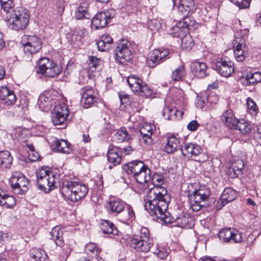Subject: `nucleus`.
<instances>
[{
	"label": "nucleus",
	"instance_id": "nucleus-32",
	"mask_svg": "<svg viewBox=\"0 0 261 261\" xmlns=\"http://www.w3.org/2000/svg\"><path fill=\"white\" fill-rule=\"evenodd\" d=\"M51 98L48 92L42 93L39 97L38 105L42 111H46L51 106Z\"/></svg>",
	"mask_w": 261,
	"mask_h": 261
},
{
	"label": "nucleus",
	"instance_id": "nucleus-63",
	"mask_svg": "<svg viewBox=\"0 0 261 261\" xmlns=\"http://www.w3.org/2000/svg\"><path fill=\"white\" fill-rule=\"evenodd\" d=\"M154 253H156L158 256L162 259H165L168 255V252L166 251H164V249L159 250L158 252Z\"/></svg>",
	"mask_w": 261,
	"mask_h": 261
},
{
	"label": "nucleus",
	"instance_id": "nucleus-4",
	"mask_svg": "<svg viewBox=\"0 0 261 261\" xmlns=\"http://www.w3.org/2000/svg\"><path fill=\"white\" fill-rule=\"evenodd\" d=\"M190 188H193L192 185L188 186V196L191 200L190 206L192 211L197 212L207 204L211 191L205 186H200L194 190H191Z\"/></svg>",
	"mask_w": 261,
	"mask_h": 261
},
{
	"label": "nucleus",
	"instance_id": "nucleus-35",
	"mask_svg": "<svg viewBox=\"0 0 261 261\" xmlns=\"http://www.w3.org/2000/svg\"><path fill=\"white\" fill-rule=\"evenodd\" d=\"M54 150L58 152L69 153L71 151L70 144L65 140H56L54 142Z\"/></svg>",
	"mask_w": 261,
	"mask_h": 261
},
{
	"label": "nucleus",
	"instance_id": "nucleus-58",
	"mask_svg": "<svg viewBox=\"0 0 261 261\" xmlns=\"http://www.w3.org/2000/svg\"><path fill=\"white\" fill-rule=\"evenodd\" d=\"M28 146L30 149L31 152H29L30 159L33 162L36 161L39 159V155L37 152L34 151V146L32 145H28Z\"/></svg>",
	"mask_w": 261,
	"mask_h": 261
},
{
	"label": "nucleus",
	"instance_id": "nucleus-50",
	"mask_svg": "<svg viewBox=\"0 0 261 261\" xmlns=\"http://www.w3.org/2000/svg\"><path fill=\"white\" fill-rule=\"evenodd\" d=\"M62 71L60 66L53 63V65L49 67L45 75L48 77H54L58 75Z\"/></svg>",
	"mask_w": 261,
	"mask_h": 261
},
{
	"label": "nucleus",
	"instance_id": "nucleus-28",
	"mask_svg": "<svg viewBox=\"0 0 261 261\" xmlns=\"http://www.w3.org/2000/svg\"><path fill=\"white\" fill-rule=\"evenodd\" d=\"M113 42V39L108 35L104 34L100 36L96 44L98 49L101 51L109 50Z\"/></svg>",
	"mask_w": 261,
	"mask_h": 261
},
{
	"label": "nucleus",
	"instance_id": "nucleus-31",
	"mask_svg": "<svg viewBox=\"0 0 261 261\" xmlns=\"http://www.w3.org/2000/svg\"><path fill=\"white\" fill-rule=\"evenodd\" d=\"M151 170L146 166L135 177L136 181L140 184L149 183L151 179Z\"/></svg>",
	"mask_w": 261,
	"mask_h": 261
},
{
	"label": "nucleus",
	"instance_id": "nucleus-21",
	"mask_svg": "<svg viewBox=\"0 0 261 261\" xmlns=\"http://www.w3.org/2000/svg\"><path fill=\"white\" fill-rule=\"evenodd\" d=\"M194 0H179L178 14L180 17L187 16L194 10Z\"/></svg>",
	"mask_w": 261,
	"mask_h": 261
},
{
	"label": "nucleus",
	"instance_id": "nucleus-20",
	"mask_svg": "<svg viewBox=\"0 0 261 261\" xmlns=\"http://www.w3.org/2000/svg\"><path fill=\"white\" fill-rule=\"evenodd\" d=\"M0 98L7 106L13 105L16 101V97L13 91L7 86L0 88Z\"/></svg>",
	"mask_w": 261,
	"mask_h": 261
},
{
	"label": "nucleus",
	"instance_id": "nucleus-46",
	"mask_svg": "<svg viewBox=\"0 0 261 261\" xmlns=\"http://www.w3.org/2000/svg\"><path fill=\"white\" fill-rule=\"evenodd\" d=\"M53 65V62L48 58H42L38 63V73L45 74L49 67Z\"/></svg>",
	"mask_w": 261,
	"mask_h": 261
},
{
	"label": "nucleus",
	"instance_id": "nucleus-39",
	"mask_svg": "<svg viewBox=\"0 0 261 261\" xmlns=\"http://www.w3.org/2000/svg\"><path fill=\"white\" fill-rule=\"evenodd\" d=\"M233 125H234L233 127L230 129L239 130L241 134L244 135L248 133L251 129L250 125L244 119H237L236 123Z\"/></svg>",
	"mask_w": 261,
	"mask_h": 261
},
{
	"label": "nucleus",
	"instance_id": "nucleus-14",
	"mask_svg": "<svg viewBox=\"0 0 261 261\" xmlns=\"http://www.w3.org/2000/svg\"><path fill=\"white\" fill-rule=\"evenodd\" d=\"M215 69L222 76H229L234 70L233 63L229 59H222L216 63Z\"/></svg>",
	"mask_w": 261,
	"mask_h": 261
},
{
	"label": "nucleus",
	"instance_id": "nucleus-8",
	"mask_svg": "<svg viewBox=\"0 0 261 261\" xmlns=\"http://www.w3.org/2000/svg\"><path fill=\"white\" fill-rule=\"evenodd\" d=\"M69 111L64 103L57 105L51 113V121L55 125H63L66 121Z\"/></svg>",
	"mask_w": 261,
	"mask_h": 261
},
{
	"label": "nucleus",
	"instance_id": "nucleus-49",
	"mask_svg": "<svg viewBox=\"0 0 261 261\" xmlns=\"http://www.w3.org/2000/svg\"><path fill=\"white\" fill-rule=\"evenodd\" d=\"M180 17L182 19V20L179 21L181 23V24H182L183 27L188 29V33L190 30L194 29L196 22L195 20L191 17H189V15L187 16Z\"/></svg>",
	"mask_w": 261,
	"mask_h": 261
},
{
	"label": "nucleus",
	"instance_id": "nucleus-25",
	"mask_svg": "<svg viewBox=\"0 0 261 261\" xmlns=\"http://www.w3.org/2000/svg\"><path fill=\"white\" fill-rule=\"evenodd\" d=\"M132 247L139 252H147L153 245V239L143 240L138 242L130 243Z\"/></svg>",
	"mask_w": 261,
	"mask_h": 261
},
{
	"label": "nucleus",
	"instance_id": "nucleus-11",
	"mask_svg": "<svg viewBox=\"0 0 261 261\" xmlns=\"http://www.w3.org/2000/svg\"><path fill=\"white\" fill-rule=\"evenodd\" d=\"M169 51L168 49H155L150 51L146 61L147 65L154 67L169 58Z\"/></svg>",
	"mask_w": 261,
	"mask_h": 261
},
{
	"label": "nucleus",
	"instance_id": "nucleus-10",
	"mask_svg": "<svg viewBox=\"0 0 261 261\" xmlns=\"http://www.w3.org/2000/svg\"><path fill=\"white\" fill-rule=\"evenodd\" d=\"M25 53L33 54L38 52L42 47L39 38L35 36L24 35L21 40Z\"/></svg>",
	"mask_w": 261,
	"mask_h": 261
},
{
	"label": "nucleus",
	"instance_id": "nucleus-60",
	"mask_svg": "<svg viewBox=\"0 0 261 261\" xmlns=\"http://www.w3.org/2000/svg\"><path fill=\"white\" fill-rule=\"evenodd\" d=\"M89 68H91L92 67L95 68L99 64L100 60L97 58H96L94 56H91L89 57Z\"/></svg>",
	"mask_w": 261,
	"mask_h": 261
},
{
	"label": "nucleus",
	"instance_id": "nucleus-7",
	"mask_svg": "<svg viewBox=\"0 0 261 261\" xmlns=\"http://www.w3.org/2000/svg\"><path fill=\"white\" fill-rule=\"evenodd\" d=\"M115 52V60L120 64H124L132 59L130 44L126 40H122L118 43Z\"/></svg>",
	"mask_w": 261,
	"mask_h": 261
},
{
	"label": "nucleus",
	"instance_id": "nucleus-40",
	"mask_svg": "<svg viewBox=\"0 0 261 261\" xmlns=\"http://www.w3.org/2000/svg\"><path fill=\"white\" fill-rule=\"evenodd\" d=\"M16 204V200L11 195L6 194L5 192L2 193L0 197V205L5 208H12Z\"/></svg>",
	"mask_w": 261,
	"mask_h": 261
},
{
	"label": "nucleus",
	"instance_id": "nucleus-13",
	"mask_svg": "<svg viewBox=\"0 0 261 261\" xmlns=\"http://www.w3.org/2000/svg\"><path fill=\"white\" fill-rule=\"evenodd\" d=\"M233 49L234 58L238 62H243L247 57L248 50L241 37H236L233 41Z\"/></svg>",
	"mask_w": 261,
	"mask_h": 261
},
{
	"label": "nucleus",
	"instance_id": "nucleus-47",
	"mask_svg": "<svg viewBox=\"0 0 261 261\" xmlns=\"http://www.w3.org/2000/svg\"><path fill=\"white\" fill-rule=\"evenodd\" d=\"M193 45V40L191 36L188 34V33L181 38V46L182 48L188 50L191 49Z\"/></svg>",
	"mask_w": 261,
	"mask_h": 261
},
{
	"label": "nucleus",
	"instance_id": "nucleus-27",
	"mask_svg": "<svg viewBox=\"0 0 261 261\" xmlns=\"http://www.w3.org/2000/svg\"><path fill=\"white\" fill-rule=\"evenodd\" d=\"M192 218L187 214H181L175 220V225L182 228H189L192 226Z\"/></svg>",
	"mask_w": 261,
	"mask_h": 261
},
{
	"label": "nucleus",
	"instance_id": "nucleus-37",
	"mask_svg": "<svg viewBox=\"0 0 261 261\" xmlns=\"http://www.w3.org/2000/svg\"><path fill=\"white\" fill-rule=\"evenodd\" d=\"M100 229L103 233L116 235L118 230L114 224L109 220H103L100 224Z\"/></svg>",
	"mask_w": 261,
	"mask_h": 261
},
{
	"label": "nucleus",
	"instance_id": "nucleus-30",
	"mask_svg": "<svg viewBox=\"0 0 261 261\" xmlns=\"http://www.w3.org/2000/svg\"><path fill=\"white\" fill-rule=\"evenodd\" d=\"M88 6L86 3H82L76 9L75 11V17L77 19H89L91 17V15L88 10Z\"/></svg>",
	"mask_w": 261,
	"mask_h": 261
},
{
	"label": "nucleus",
	"instance_id": "nucleus-53",
	"mask_svg": "<svg viewBox=\"0 0 261 261\" xmlns=\"http://www.w3.org/2000/svg\"><path fill=\"white\" fill-rule=\"evenodd\" d=\"M246 104L250 114L251 115H256L258 113V108L255 102L252 98L248 97L246 100Z\"/></svg>",
	"mask_w": 261,
	"mask_h": 261
},
{
	"label": "nucleus",
	"instance_id": "nucleus-52",
	"mask_svg": "<svg viewBox=\"0 0 261 261\" xmlns=\"http://www.w3.org/2000/svg\"><path fill=\"white\" fill-rule=\"evenodd\" d=\"M85 251L88 253H91L94 256H97L100 253V250L97 247L96 244L94 243H89L85 246Z\"/></svg>",
	"mask_w": 261,
	"mask_h": 261
},
{
	"label": "nucleus",
	"instance_id": "nucleus-33",
	"mask_svg": "<svg viewBox=\"0 0 261 261\" xmlns=\"http://www.w3.org/2000/svg\"><path fill=\"white\" fill-rule=\"evenodd\" d=\"M168 33L173 37L181 38L188 33V29L183 27L182 24L178 21L176 25L170 29Z\"/></svg>",
	"mask_w": 261,
	"mask_h": 261
},
{
	"label": "nucleus",
	"instance_id": "nucleus-17",
	"mask_svg": "<svg viewBox=\"0 0 261 261\" xmlns=\"http://www.w3.org/2000/svg\"><path fill=\"white\" fill-rule=\"evenodd\" d=\"M107 159L110 165L109 169H111L113 167L119 165L121 161V151L117 147L110 148L107 153Z\"/></svg>",
	"mask_w": 261,
	"mask_h": 261
},
{
	"label": "nucleus",
	"instance_id": "nucleus-29",
	"mask_svg": "<svg viewBox=\"0 0 261 261\" xmlns=\"http://www.w3.org/2000/svg\"><path fill=\"white\" fill-rule=\"evenodd\" d=\"M50 239L54 240L57 246L62 247L64 245L63 240V230L59 227H54L50 232Z\"/></svg>",
	"mask_w": 261,
	"mask_h": 261
},
{
	"label": "nucleus",
	"instance_id": "nucleus-34",
	"mask_svg": "<svg viewBox=\"0 0 261 261\" xmlns=\"http://www.w3.org/2000/svg\"><path fill=\"white\" fill-rule=\"evenodd\" d=\"M152 239L149 236V231L146 227H142L130 240V243L138 242L143 240Z\"/></svg>",
	"mask_w": 261,
	"mask_h": 261
},
{
	"label": "nucleus",
	"instance_id": "nucleus-55",
	"mask_svg": "<svg viewBox=\"0 0 261 261\" xmlns=\"http://www.w3.org/2000/svg\"><path fill=\"white\" fill-rule=\"evenodd\" d=\"M1 4L3 9L7 12H10L9 10L12 8L14 4L13 0H0Z\"/></svg>",
	"mask_w": 261,
	"mask_h": 261
},
{
	"label": "nucleus",
	"instance_id": "nucleus-43",
	"mask_svg": "<svg viewBox=\"0 0 261 261\" xmlns=\"http://www.w3.org/2000/svg\"><path fill=\"white\" fill-rule=\"evenodd\" d=\"M30 255L36 261H49L45 251L41 249H32Z\"/></svg>",
	"mask_w": 261,
	"mask_h": 261
},
{
	"label": "nucleus",
	"instance_id": "nucleus-15",
	"mask_svg": "<svg viewBox=\"0 0 261 261\" xmlns=\"http://www.w3.org/2000/svg\"><path fill=\"white\" fill-rule=\"evenodd\" d=\"M238 194L237 192L230 188H225L217 201L216 207L217 210H221L227 203L236 199Z\"/></svg>",
	"mask_w": 261,
	"mask_h": 261
},
{
	"label": "nucleus",
	"instance_id": "nucleus-51",
	"mask_svg": "<svg viewBox=\"0 0 261 261\" xmlns=\"http://www.w3.org/2000/svg\"><path fill=\"white\" fill-rule=\"evenodd\" d=\"M140 89V91H138V92L140 95L146 97L152 96L153 94V89L144 82L143 84H142Z\"/></svg>",
	"mask_w": 261,
	"mask_h": 261
},
{
	"label": "nucleus",
	"instance_id": "nucleus-62",
	"mask_svg": "<svg viewBox=\"0 0 261 261\" xmlns=\"http://www.w3.org/2000/svg\"><path fill=\"white\" fill-rule=\"evenodd\" d=\"M207 99L205 98L201 97H197L196 101V106L197 108L202 109Z\"/></svg>",
	"mask_w": 261,
	"mask_h": 261
},
{
	"label": "nucleus",
	"instance_id": "nucleus-23",
	"mask_svg": "<svg viewBox=\"0 0 261 261\" xmlns=\"http://www.w3.org/2000/svg\"><path fill=\"white\" fill-rule=\"evenodd\" d=\"M181 145L179 139L174 136H169L167 139V142L164 147V151L167 153H172L175 151L180 149Z\"/></svg>",
	"mask_w": 261,
	"mask_h": 261
},
{
	"label": "nucleus",
	"instance_id": "nucleus-1",
	"mask_svg": "<svg viewBox=\"0 0 261 261\" xmlns=\"http://www.w3.org/2000/svg\"><path fill=\"white\" fill-rule=\"evenodd\" d=\"M165 178L162 174L154 173L151 175L149 183L153 187L147 192L144 198V207L150 215L157 219L169 223L172 219L169 212L167 211L169 203V196L164 184Z\"/></svg>",
	"mask_w": 261,
	"mask_h": 261
},
{
	"label": "nucleus",
	"instance_id": "nucleus-5",
	"mask_svg": "<svg viewBox=\"0 0 261 261\" xmlns=\"http://www.w3.org/2000/svg\"><path fill=\"white\" fill-rule=\"evenodd\" d=\"M38 189L45 193H48L55 187L56 175L47 167H42L36 173Z\"/></svg>",
	"mask_w": 261,
	"mask_h": 261
},
{
	"label": "nucleus",
	"instance_id": "nucleus-42",
	"mask_svg": "<svg viewBox=\"0 0 261 261\" xmlns=\"http://www.w3.org/2000/svg\"><path fill=\"white\" fill-rule=\"evenodd\" d=\"M13 158L7 150L0 151V165L2 168H8L12 163Z\"/></svg>",
	"mask_w": 261,
	"mask_h": 261
},
{
	"label": "nucleus",
	"instance_id": "nucleus-38",
	"mask_svg": "<svg viewBox=\"0 0 261 261\" xmlns=\"http://www.w3.org/2000/svg\"><path fill=\"white\" fill-rule=\"evenodd\" d=\"M130 138V135L125 127H122L118 129L113 136V140L117 143L128 141Z\"/></svg>",
	"mask_w": 261,
	"mask_h": 261
},
{
	"label": "nucleus",
	"instance_id": "nucleus-64",
	"mask_svg": "<svg viewBox=\"0 0 261 261\" xmlns=\"http://www.w3.org/2000/svg\"><path fill=\"white\" fill-rule=\"evenodd\" d=\"M241 82L245 86H247L250 85H252V83H250V79L248 78V73L246 74L245 77H242L240 79Z\"/></svg>",
	"mask_w": 261,
	"mask_h": 261
},
{
	"label": "nucleus",
	"instance_id": "nucleus-59",
	"mask_svg": "<svg viewBox=\"0 0 261 261\" xmlns=\"http://www.w3.org/2000/svg\"><path fill=\"white\" fill-rule=\"evenodd\" d=\"M227 174L231 178H236L238 177L242 173H238L236 168H234L231 165L227 170Z\"/></svg>",
	"mask_w": 261,
	"mask_h": 261
},
{
	"label": "nucleus",
	"instance_id": "nucleus-19",
	"mask_svg": "<svg viewBox=\"0 0 261 261\" xmlns=\"http://www.w3.org/2000/svg\"><path fill=\"white\" fill-rule=\"evenodd\" d=\"M190 69L193 74L198 78L204 77L208 74V67L204 62L194 61L191 64Z\"/></svg>",
	"mask_w": 261,
	"mask_h": 261
},
{
	"label": "nucleus",
	"instance_id": "nucleus-3",
	"mask_svg": "<svg viewBox=\"0 0 261 261\" xmlns=\"http://www.w3.org/2000/svg\"><path fill=\"white\" fill-rule=\"evenodd\" d=\"M5 20L9 29L19 31L24 29L28 25L30 15L27 10L18 7L7 13Z\"/></svg>",
	"mask_w": 261,
	"mask_h": 261
},
{
	"label": "nucleus",
	"instance_id": "nucleus-18",
	"mask_svg": "<svg viewBox=\"0 0 261 261\" xmlns=\"http://www.w3.org/2000/svg\"><path fill=\"white\" fill-rule=\"evenodd\" d=\"M155 130V126L152 124L145 123L140 128V133L141 141L144 142L146 145L151 144L152 142L151 136L153 131Z\"/></svg>",
	"mask_w": 261,
	"mask_h": 261
},
{
	"label": "nucleus",
	"instance_id": "nucleus-41",
	"mask_svg": "<svg viewBox=\"0 0 261 261\" xmlns=\"http://www.w3.org/2000/svg\"><path fill=\"white\" fill-rule=\"evenodd\" d=\"M221 119L229 128L233 127V124L236 123L237 120L231 110H227L225 111L221 116Z\"/></svg>",
	"mask_w": 261,
	"mask_h": 261
},
{
	"label": "nucleus",
	"instance_id": "nucleus-26",
	"mask_svg": "<svg viewBox=\"0 0 261 261\" xmlns=\"http://www.w3.org/2000/svg\"><path fill=\"white\" fill-rule=\"evenodd\" d=\"M125 203L119 199L110 200L108 202V209L112 214L117 216L124 210Z\"/></svg>",
	"mask_w": 261,
	"mask_h": 261
},
{
	"label": "nucleus",
	"instance_id": "nucleus-45",
	"mask_svg": "<svg viewBox=\"0 0 261 261\" xmlns=\"http://www.w3.org/2000/svg\"><path fill=\"white\" fill-rule=\"evenodd\" d=\"M186 75V71L184 65L179 66L172 71L171 79L174 81H179Z\"/></svg>",
	"mask_w": 261,
	"mask_h": 261
},
{
	"label": "nucleus",
	"instance_id": "nucleus-54",
	"mask_svg": "<svg viewBox=\"0 0 261 261\" xmlns=\"http://www.w3.org/2000/svg\"><path fill=\"white\" fill-rule=\"evenodd\" d=\"M248 78L250 79V83L252 85L261 82V72H255L254 73H248Z\"/></svg>",
	"mask_w": 261,
	"mask_h": 261
},
{
	"label": "nucleus",
	"instance_id": "nucleus-57",
	"mask_svg": "<svg viewBox=\"0 0 261 261\" xmlns=\"http://www.w3.org/2000/svg\"><path fill=\"white\" fill-rule=\"evenodd\" d=\"M234 168L237 169L238 173H242V170L244 167V163L242 160L237 159L234 160L231 164Z\"/></svg>",
	"mask_w": 261,
	"mask_h": 261
},
{
	"label": "nucleus",
	"instance_id": "nucleus-61",
	"mask_svg": "<svg viewBox=\"0 0 261 261\" xmlns=\"http://www.w3.org/2000/svg\"><path fill=\"white\" fill-rule=\"evenodd\" d=\"M199 126V124L196 120H192L187 125V128L192 132L195 131Z\"/></svg>",
	"mask_w": 261,
	"mask_h": 261
},
{
	"label": "nucleus",
	"instance_id": "nucleus-24",
	"mask_svg": "<svg viewBox=\"0 0 261 261\" xmlns=\"http://www.w3.org/2000/svg\"><path fill=\"white\" fill-rule=\"evenodd\" d=\"M96 99L94 90L91 88H87L83 92L81 101L85 108H88L92 105Z\"/></svg>",
	"mask_w": 261,
	"mask_h": 261
},
{
	"label": "nucleus",
	"instance_id": "nucleus-48",
	"mask_svg": "<svg viewBox=\"0 0 261 261\" xmlns=\"http://www.w3.org/2000/svg\"><path fill=\"white\" fill-rule=\"evenodd\" d=\"M181 113L176 109L165 108L163 110V116L167 120H171L177 116L178 113Z\"/></svg>",
	"mask_w": 261,
	"mask_h": 261
},
{
	"label": "nucleus",
	"instance_id": "nucleus-44",
	"mask_svg": "<svg viewBox=\"0 0 261 261\" xmlns=\"http://www.w3.org/2000/svg\"><path fill=\"white\" fill-rule=\"evenodd\" d=\"M120 214V221L123 223H127L135 218V214L130 206H127L126 209L124 208Z\"/></svg>",
	"mask_w": 261,
	"mask_h": 261
},
{
	"label": "nucleus",
	"instance_id": "nucleus-9",
	"mask_svg": "<svg viewBox=\"0 0 261 261\" xmlns=\"http://www.w3.org/2000/svg\"><path fill=\"white\" fill-rule=\"evenodd\" d=\"M115 15L113 9H109L97 13L91 19V24L95 29L105 28Z\"/></svg>",
	"mask_w": 261,
	"mask_h": 261
},
{
	"label": "nucleus",
	"instance_id": "nucleus-36",
	"mask_svg": "<svg viewBox=\"0 0 261 261\" xmlns=\"http://www.w3.org/2000/svg\"><path fill=\"white\" fill-rule=\"evenodd\" d=\"M126 82L133 92H138L140 91V87L143 84V81L138 76L134 75L129 76L126 80Z\"/></svg>",
	"mask_w": 261,
	"mask_h": 261
},
{
	"label": "nucleus",
	"instance_id": "nucleus-12",
	"mask_svg": "<svg viewBox=\"0 0 261 261\" xmlns=\"http://www.w3.org/2000/svg\"><path fill=\"white\" fill-rule=\"evenodd\" d=\"M219 238L224 242H233L239 243L243 240V234L238 230L226 228L221 229L219 233Z\"/></svg>",
	"mask_w": 261,
	"mask_h": 261
},
{
	"label": "nucleus",
	"instance_id": "nucleus-56",
	"mask_svg": "<svg viewBox=\"0 0 261 261\" xmlns=\"http://www.w3.org/2000/svg\"><path fill=\"white\" fill-rule=\"evenodd\" d=\"M148 28L152 31H158L161 28V23L158 19H153L149 21Z\"/></svg>",
	"mask_w": 261,
	"mask_h": 261
},
{
	"label": "nucleus",
	"instance_id": "nucleus-6",
	"mask_svg": "<svg viewBox=\"0 0 261 261\" xmlns=\"http://www.w3.org/2000/svg\"><path fill=\"white\" fill-rule=\"evenodd\" d=\"M9 183L14 192L17 194H24L29 188V180L21 173L15 172L9 179Z\"/></svg>",
	"mask_w": 261,
	"mask_h": 261
},
{
	"label": "nucleus",
	"instance_id": "nucleus-22",
	"mask_svg": "<svg viewBox=\"0 0 261 261\" xmlns=\"http://www.w3.org/2000/svg\"><path fill=\"white\" fill-rule=\"evenodd\" d=\"M147 166L140 161H133L125 164L123 167V169L128 174H133L135 177Z\"/></svg>",
	"mask_w": 261,
	"mask_h": 261
},
{
	"label": "nucleus",
	"instance_id": "nucleus-16",
	"mask_svg": "<svg viewBox=\"0 0 261 261\" xmlns=\"http://www.w3.org/2000/svg\"><path fill=\"white\" fill-rule=\"evenodd\" d=\"M181 151L183 156L190 158L195 157L201 154L202 149L200 146L194 143H186L181 147Z\"/></svg>",
	"mask_w": 261,
	"mask_h": 261
},
{
	"label": "nucleus",
	"instance_id": "nucleus-2",
	"mask_svg": "<svg viewBox=\"0 0 261 261\" xmlns=\"http://www.w3.org/2000/svg\"><path fill=\"white\" fill-rule=\"evenodd\" d=\"M60 191L65 199L75 202L86 196L88 189L86 185L76 181H65L61 185Z\"/></svg>",
	"mask_w": 261,
	"mask_h": 261
}]
</instances>
